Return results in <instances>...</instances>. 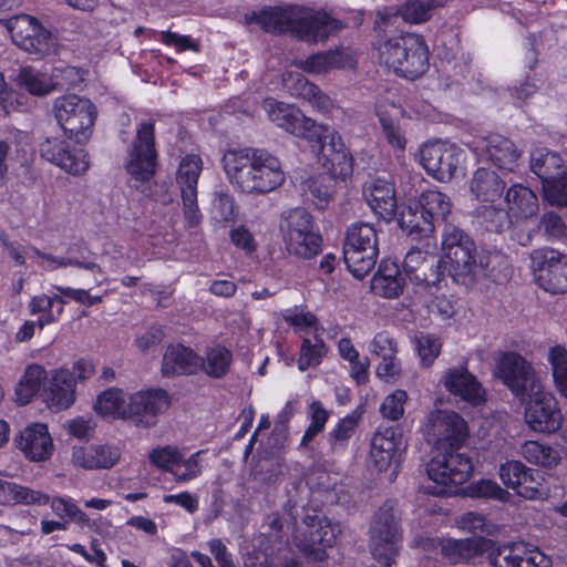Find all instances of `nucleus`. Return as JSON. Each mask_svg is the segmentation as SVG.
Masks as SVG:
<instances>
[{"mask_svg": "<svg viewBox=\"0 0 567 567\" xmlns=\"http://www.w3.org/2000/svg\"><path fill=\"white\" fill-rule=\"evenodd\" d=\"M221 161L229 183L243 194L264 195L285 181L279 159L266 150H228Z\"/></svg>", "mask_w": 567, "mask_h": 567, "instance_id": "1", "label": "nucleus"}, {"mask_svg": "<svg viewBox=\"0 0 567 567\" xmlns=\"http://www.w3.org/2000/svg\"><path fill=\"white\" fill-rule=\"evenodd\" d=\"M267 32H290L297 39L317 43L338 33L343 24L323 11L302 7L269 8L247 17Z\"/></svg>", "mask_w": 567, "mask_h": 567, "instance_id": "2", "label": "nucleus"}, {"mask_svg": "<svg viewBox=\"0 0 567 567\" xmlns=\"http://www.w3.org/2000/svg\"><path fill=\"white\" fill-rule=\"evenodd\" d=\"M442 251L449 274L455 281L466 285L478 276L488 275V261L478 255L474 240L453 224H444Z\"/></svg>", "mask_w": 567, "mask_h": 567, "instance_id": "3", "label": "nucleus"}, {"mask_svg": "<svg viewBox=\"0 0 567 567\" xmlns=\"http://www.w3.org/2000/svg\"><path fill=\"white\" fill-rule=\"evenodd\" d=\"M380 61L394 73L414 80L425 73L429 66V50L422 35L403 33L390 38L379 48Z\"/></svg>", "mask_w": 567, "mask_h": 567, "instance_id": "4", "label": "nucleus"}, {"mask_svg": "<svg viewBox=\"0 0 567 567\" xmlns=\"http://www.w3.org/2000/svg\"><path fill=\"white\" fill-rule=\"evenodd\" d=\"M280 231L290 255L310 259L321 251V235L315 227L312 216L305 208L297 207L285 212Z\"/></svg>", "mask_w": 567, "mask_h": 567, "instance_id": "5", "label": "nucleus"}, {"mask_svg": "<svg viewBox=\"0 0 567 567\" xmlns=\"http://www.w3.org/2000/svg\"><path fill=\"white\" fill-rule=\"evenodd\" d=\"M379 255L377 230L371 224H352L346 234L343 258L355 278H363L375 266Z\"/></svg>", "mask_w": 567, "mask_h": 567, "instance_id": "6", "label": "nucleus"}, {"mask_svg": "<svg viewBox=\"0 0 567 567\" xmlns=\"http://www.w3.org/2000/svg\"><path fill=\"white\" fill-rule=\"evenodd\" d=\"M53 114L69 138L78 143L89 141L96 120V107L90 100L75 94L56 97Z\"/></svg>", "mask_w": 567, "mask_h": 567, "instance_id": "7", "label": "nucleus"}, {"mask_svg": "<svg viewBox=\"0 0 567 567\" xmlns=\"http://www.w3.org/2000/svg\"><path fill=\"white\" fill-rule=\"evenodd\" d=\"M369 546L378 561H394L402 542V530L398 511L391 502H385L372 517L369 528Z\"/></svg>", "mask_w": 567, "mask_h": 567, "instance_id": "8", "label": "nucleus"}, {"mask_svg": "<svg viewBox=\"0 0 567 567\" xmlns=\"http://www.w3.org/2000/svg\"><path fill=\"white\" fill-rule=\"evenodd\" d=\"M156 165L154 124L145 122L137 130L136 137L128 148L125 169L136 183L144 184L155 175Z\"/></svg>", "mask_w": 567, "mask_h": 567, "instance_id": "9", "label": "nucleus"}, {"mask_svg": "<svg viewBox=\"0 0 567 567\" xmlns=\"http://www.w3.org/2000/svg\"><path fill=\"white\" fill-rule=\"evenodd\" d=\"M535 282L545 291L567 293V255L551 248L536 249L530 254Z\"/></svg>", "mask_w": 567, "mask_h": 567, "instance_id": "10", "label": "nucleus"}, {"mask_svg": "<svg viewBox=\"0 0 567 567\" xmlns=\"http://www.w3.org/2000/svg\"><path fill=\"white\" fill-rule=\"evenodd\" d=\"M496 375L516 398L522 400L542 385L533 364L514 351L499 355L496 362Z\"/></svg>", "mask_w": 567, "mask_h": 567, "instance_id": "11", "label": "nucleus"}, {"mask_svg": "<svg viewBox=\"0 0 567 567\" xmlns=\"http://www.w3.org/2000/svg\"><path fill=\"white\" fill-rule=\"evenodd\" d=\"M460 450L461 447L436 450L437 454L426 465L429 478L444 486L466 482L473 472V463L471 457Z\"/></svg>", "mask_w": 567, "mask_h": 567, "instance_id": "12", "label": "nucleus"}, {"mask_svg": "<svg viewBox=\"0 0 567 567\" xmlns=\"http://www.w3.org/2000/svg\"><path fill=\"white\" fill-rule=\"evenodd\" d=\"M467 435V424L456 412L435 410L429 414L426 437L436 450L462 447Z\"/></svg>", "mask_w": 567, "mask_h": 567, "instance_id": "13", "label": "nucleus"}, {"mask_svg": "<svg viewBox=\"0 0 567 567\" xmlns=\"http://www.w3.org/2000/svg\"><path fill=\"white\" fill-rule=\"evenodd\" d=\"M525 421L535 432L554 433L563 423V414L556 396L544 389H535L526 395Z\"/></svg>", "mask_w": 567, "mask_h": 567, "instance_id": "14", "label": "nucleus"}, {"mask_svg": "<svg viewBox=\"0 0 567 567\" xmlns=\"http://www.w3.org/2000/svg\"><path fill=\"white\" fill-rule=\"evenodd\" d=\"M203 162L197 155H187L178 166L176 182L181 188L184 217L188 227H196L202 220L197 205V183Z\"/></svg>", "mask_w": 567, "mask_h": 567, "instance_id": "15", "label": "nucleus"}, {"mask_svg": "<svg viewBox=\"0 0 567 567\" xmlns=\"http://www.w3.org/2000/svg\"><path fill=\"white\" fill-rule=\"evenodd\" d=\"M8 31L12 41L29 53L48 54L52 49L51 32L34 18L23 14L8 21Z\"/></svg>", "mask_w": 567, "mask_h": 567, "instance_id": "16", "label": "nucleus"}, {"mask_svg": "<svg viewBox=\"0 0 567 567\" xmlns=\"http://www.w3.org/2000/svg\"><path fill=\"white\" fill-rule=\"evenodd\" d=\"M264 109L269 120L286 132L302 138L318 137L316 123L293 105L266 99Z\"/></svg>", "mask_w": 567, "mask_h": 567, "instance_id": "17", "label": "nucleus"}, {"mask_svg": "<svg viewBox=\"0 0 567 567\" xmlns=\"http://www.w3.org/2000/svg\"><path fill=\"white\" fill-rule=\"evenodd\" d=\"M421 164L440 182H449L461 164L463 152L450 144H425L420 151Z\"/></svg>", "mask_w": 567, "mask_h": 567, "instance_id": "18", "label": "nucleus"}, {"mask_svg": "<svg viewBox=\"0 0 567 567\" xmlns=\"http://www.w3.org/2000/svg\"><path fill=\"white\" fill-rule=\"evenodd\" d=\"M340 529L330 522L316 528H296L293 543L306 560L323 563L328 558L327 549L334 544Z\"/></svg>", "mask_w": 567, "mask_h": 567, "instance_id": "19", "label": "nucleus"}, {"mask_svg": "<svg viewBox=\"0 0 567 567\" xmlns=\"http://www.w3.org/2000/svg\"><path fill=\"white\" fill-rule=\"evenodd\" d=\"M168 405L166 391L161 389L140 391L128 396L126 416L135 424L148 427L155 424L157 415Z\"/></svg>", "mask_w": 567, "mask_h": 567, "instance_id": "20", "label": "nucleus"}, {"mask_svg": "<svg viewBox=\"0 0 567 567\" xmlns=\"http://www.w3.org/2000/svg\"><path fill=\"white\" fill-rule=\"evenodd\" d=\"M431 546L440 547L442 555L452 564L470 563L492 549L494 542L485 536L465 539H430Z\"/></svg>", "mask_w": 567, "mask_h": 567, "instance_id": "21", "label": "nucleus"}, {"mask_svg": "<svg viewBox=\"0 0 567 567\" xmlns=\"http://www.w3.org/2000/svg\"><path fill=\"white\" fill-rule=\"evenodd\" d=\"M40 153L43 158L73 175L86 172L90 165L84 150L71 151L69 144L58 137H48L41 143Z\"/></svg>", "mask_w": 567, "mask_h": 567, "instance_id": "22", "label": "nucleus"}, {"mask_svg": "<svg viewBox=\"0 0 567 567\" xmlns=\"http://www.w3.org/2000/svg\"><path fill=\"white\" fill-rule=\"evenodd\" d=\"M16 446L32 462L50 458L53 452V441L43 423L28 425L14 439Z\"/></svg>", "mask_w": 567, "mask_h": 567, "instance_id": "23", "label": "nucleus"}, {"mask_svg": "<svg viewBox=\"0 0 567 567\" xmlns=\"http://www.w3.org/2000/svg\"><path fill=\"white\" fill-rule=\"evenodd\" d=\"M441 382L449 392L472 405H478L485 400V392L481 383L464 365L446 370Z\"/></svg>", "mask_w": 567, "mask_h": 567, "instance_id": "24", "label": "nucleus"}, {"mask_svg": "<svg viewBox=\"0 0 567 567\" xmlns=\"http://www.w3.org/2000/svg\"><path fill=\"white\" fill-rule=\"evenodd\" d=\"M121 460V450L111 444H93L87 447L74 446L72 464L75 467L94 471L110 470Z\"/></svg>", "mask_w": 567, "mask_h": 567, "instance_id": "25", "label": "nucleus"}, {"mask_svg": "<svg viewBox=\"0 0 567 567\" xmlns=\"http://www.w3.org/2000/svg\"><path fill=\"white\" fill-rule=\"evenodd\" d=\"M293 64L306 73L320 75L332 70L353 69L355 60L348 49H336L311 54L307 59L296 60Z\"/></svg>", "mask_w": 567, "mask_h": 567, "instance_id": "26", "label": "nucleus"}, {"mask_svg": "<svg viewBox=\"0 0 567 567\" xmlns=\"http://www.w3.org/2000/svg\"><path fill=\"white\" fill-rule=\"evenodd\" d=\"M363 196L374 214L390 223L396 213V197L393 184L383 178H373L363 186Z\"/></svg>", "mask_w": 567, "mask_h": 567, "instance_id": "27", "label": "nucleus"}, {"mask_svg": "<svg viewBox=\"0 0 567 567\" xmlns=\"http://www.w3.org/2000/svg\"><path fill=\"white\" fill-rule=\"evenodd\" d=\"M370 351L382 360L377 368L379 378L390 380L401 374V364L396 358L398 342L388 332L382 331L374 336Z\"/></svg>", "mask_w": 567, "mask_h": 567, "instance_id": "28", "label": "nucleus"}, {"mask_svg": "<svg viewBox=\"0 0 567 567\" xmlns=\"http://www.w3.org/2000/svg\"><path fill=\"white\" fill-rule=\"evenodd\" d=\"M75 381L68 369L54 370L44 388V399L50 408L68 409L74 402Z\"/></svg>", "mask_w": 567, "mask_h": 567, "instance_id": "29", "label": "nucleus"}, {"mask_svg": "<svg viewBox=\"0 0 567 567\" xmlns=\"http://www.w3.org/2000/svg\"><path fill=\"white\" fill-rule=\"evenodd\" d=\"M200 364V357L183 344H169L163 355L162 373L166 377L193 374Z\"/></svg>", "mask_w": 567, "mask_h": 567, "instance_id": "30", "label": "nucleus"}, {"mask_svg": "<svg viewBox=\"0 0 567 567\" xmlns=\"http://www.w3.org/2000/svg\"><path fill=\"white\" fill-rule=\"evenodd\" d=\"M484 152L497 167L513 171L520 156L514 143L499 134H491L484 138Z\"/></svg>", "mask_w": 567, "mask_h": 567, "instance_id": "31", "label": "nucleus"}, {"mask_svg": "<svg viewBox=\"0 0 567 567\" xmlns=\"http://www.w3.org/2000/svg\"><path fill=\"white\" fill-rule=\"evenodd\" d=\"M415 202H410L400 213L399 225L408 236L414 239L429 237L434 233L436 225Z\"/></svg>", "mask_w": 567, "mask_h": 567, "instance_id": "32", "label": "nucleus"}, {"mask_svg": "<svg viewBox=\"0 0 567 567\" xmlns=\"http://www.w3.org/2000/svg\"><path fill=\"white\" fill-rule=\"evenodd\" d=\"M404 287V278L395 262L382 261L371 281L372 291L385 298H395Z\"/></svg>", "mask_w": 567, "mask_h": 567, "instance_id": "33", "label": "nucleus"}, {"mask_svg": "<svg viewBox=\"0 0 567 567\" xmlns=\"http://www.w3.org/2000/svg\"><path fill=\"white\" fill-rule=\"evenodd\" d=\"M505 183L491 169L478 168L471 181V192L482 202H494L499 198Z\"/></svg>", "mask_w": 567, "mask_h": 567, "instance_id": "34", "label": "nucleus"}, {"mask_svg": "<svg viewBox=\"0 0 567 567\" xmlns=\"http://www.w3.org/2000/svg\"><path fill=\"white\" fill-rule=\"evenodd\" d=\"M415 203L435 225L445 223L452 209L450 198L437 189L423 190Z\"/></svg>", "mask_w": 567, "mask_h": 567, "instance_id": "35", "label": "nucleus"}, {"mask_svg": "<svg viewBox=\"0 0 567 567\" xmlns=\"http://www.w3.org/2000/svg\"><path fill=\"white\" fill-rule=\"evenodd\" d=\"M508 209L523 218L532 217L538 210L535 193L520 184L511 186L505 196Z\"/></svg>", "mask_w": 567, "mask_h": 567, "instance_id": "36", "label": "nucleus"}, {"mask_svg": "<svg viewBox=\"0 0 567 567\" xmlns=\"http://www.w3.org/2000/svg\"><path fill=\"white\" fill-rule=\"evenodd\" d=\"M127 403L128 398H126V394L121 389L110 388L97 396L94 410L102 416L113 415L127 419Z\"/></svg>", "mask_w": 567, "mask_h": 567, "instance_id": "37", "label": "nucleus"}, {"mask_svg": "<svg viewBox=\"0 0 567 567\" xmlns=\"http://www.w3.org/2000/svg\"><path fill=\"white\" fill-rule=\"evenodd\" d=\"M16 84L35 96H44L52 92L50 76L32 66H23L19 70Z\"/></svg>", "mask_w": 567, "mask_h": 567, "instance_id": "38", "label": "nucleus"}, {"mask_svg": "<svg viewBox=\"0 0 567 567\" xmlns=\"http://www.w3.org/2000/svg\"><path fill=\"white\" fill-rule=\"evenodd\" d=\"M547 361L550 365L553 382L557 392L567 399V349L556 344L548 349Z\"/></svg>", "mask_w": 567, "mask_h": 567, "instance_id": "39", "label": "nucleus"}, {"mask_svg": "<svg viewBox=\"0 0 567 567\" xmlns=\"http://www.w3.org/2000/svg\"><path fill=\"white\" fill-rule=\"evenodd\" d=\"M547 361L550 365L553 382L557 392L567 399V349L556 344L548 349Z\"/></svg>", "mask_w": 567, "mask_h": 567, "instance_id": "40", "label": "nucleus"}, {"mask_svg": "<svg viewBox=\"0 0 567 567\" xmlns=\"http://www.w3.org/2000/svg\"><path fill=\"white\" fill-rule=\"evenodd\" d=\"M231 361V352L217 346L206 350L205 358H200L199 368L212 378H221L229 371Z\"/></svg>", "mask_w": 567, "mask_h": 567, "instance_id": "41", "label": "nucleus"}, {"mask_svg": "<svg viewBox=\"0 0 567 567\" xmlns=\"http://www.w3.org/2000/svg\"><path fill=\"white\" fill-rule=\"evenodd\" d=\"M45 379L47 372L43 367L39 364H30L25 369L16 391L19 404H28L40 391V386Z\"/></svg>", "mask_w": 567, "mask_h": 567, "instance_id": "42", "label": "nucleus"}, {"mask_svg": "<svg viewBox=\"0 0 567 567\" xmlns=\"http://www.w3.org/2000/svg\"><path fill=\"white\" fill-rule=\"evenodd\" d=\"M561 165V157L547 150H536L530 155V168L543 184L553 178Z\"/></svg>", "mask_w": 567, "mask_h": 567, "instance_id": "43", "label": "nucleus"}, {"mask_svg": "<svg viewBox=\"0 0 567 567\" xmlns=\"http://www.w3.org/2000/svg\"><path fill=\"white\" fill-rule=\"evenodd\" d=\"M520 453L527 462L544 467H553L560 460L556 450L536 441L525 442L520 447Z\"/></svg>", "mask_w": 567, "mask_h": 567, "instance_id": "44", "label": "nucleus"}, {"mask_svg": "<svg viewBox=\"0 0 567 567\" xmlns=\"http://www.w3.org/2000/svg\"><path fill=\"white\" fill-rule=\"evenodd\" d=\"M327 182L330 183L331 178L318 176L308 178L302 185L303 196L320 209L328 205L332 196L331 187Z\"/></svg>", "mask_w": 567, "mask_h": 567, "instance_id": "45", "label": "nucleus"}, {"mask_svg": "<svg viewBox=\"0 0 567 567\" xmlns=\"http://www.w3.org/2000/svg\"><path fill=\"white\" fill-rule=\"evenodd\" d=\"M434 257L420 249H411L403 261V268L411 280L424 282L427 280L425 270L434 266Z\"/></svg>", "mask_w": 567, "mask_h": 567, "instance_id": "46", "label": "nucleus"}, {"mask_svg": "<svg viewBox=\"0 0 567 567\" xmlns=\"http://www.w3.org/2000/svg\"><path fill=\"white\" fill-rule=\"evenodd\" d=\"M282 475L284 466L279 460L274 457H261L257 460L251 470V478L261 485L274 484Z\"/></svg>", "mask_w": 567, "mask_h": 567, "instance_id": "47", "label": "nucleus"}, {"mask_svg": "<svg viewBox=\"0 0 567 567\" xmlns=\"http://www.w3.org/2000/svg\"><path fill=\"white\" fill-rule=\"evenodd\" d=\"M440 4L439 0H408L402 4L400 13L406 22L422 23L431 18Z\"/></svg>", "mask_w": 567, "mask_h": 567, "instance_id": "48", "label": "nucleus"}, {"mask_svg": "<svg viewBox=\"0 0 567 567\" xmlns=\"http://www.w3.org/2000/svg\"><path fill=\"white\" fill-rule=\"evenodd\" d=\"M493 567H517L520 554H524V543H509L487 551Z\"/></svg>", "mask_w": 567, "mask_h": 567, "instance_id": "49", "label": "nucleus"}, {"mask_svg": "<svg viewBox=\"0 0 567 567\" xmlns=\"http://www.w3.org/2000/svg\"><path fill=\"white\" fill-rule=\"evenodd\" d=\"M414 343L422 365L426 368L433 364L435 359L440 355L443 346L440 337L425 332L415 334Z\"/></svg>", "mask_w": 567, "mask_h": 567, "instance_id": "50", "label": "nucleus"}, {"mask_svg": "<svg viewBox=\"0 0 567 567\" xmlns=\"http://www.w3.org/2000/svg\"><path fill=\"white\" fill-rule=\"evenodd\" d=\"M522 481H516V493L525 498L542 497L546 494L544 477L540 471L528 468Z\"/></svg>", "mask_w": 567, "mask_h": 567, "instance_id": "51", "label": "nucleus"}, {"mask_svg": "<svg viewBox=\"0 0 567 567\" xmlns=\"http://www.w3.org/2000/svg\"><path fill=\"white\" fill-rule=\"evenodd\" d=\"M478 216L482 219L481 223L489 231L502 233L512 225L509 213L495 206H483Z\"/></svg>", "mask_w": 567, "mask_h": 567, "instance_id": "52", "label": "nucleus"}, {"mask_svg": "<svg viewBox=\"0 0 567 567\" xmlns=\"http://www.w3.org/2000/svg\"><path fill=\"white\" fill-rule=\"evenodd\" d=\"M236 215V205L234 197L223 190L213 194L212 216L218 223H228Z\"/></svg>", "mask_w": 567, "mask_h": 567, "instance_id": "53", "label": "nucleus"}, {"mask_svg": "<svg viewBox=\"0 0 567 567\" xmlns=\"http://www.w3.org/2000/svg\"><path fill=\"white\" fill-rule=\"evenodd\" d=\"M544 198L553 206H567V173L543 184Z\"/></svg>", "mask_w": 567, "mask_h": 567, "instance_id": "54", "label": "nucleus"}, {"mask_svg": "<svg viewBox=\"0 0 567 567\" xmlns=\"http://www.w3.org/2000/svg\"><path fill=\"white\" fill-rule=\"evenodd\" d=\"M326 354V346L322 340L316 338L312 343L310 339L302 341L298 367L301 371L318 365Z\"/></svg>", "mask_w": 567, "mask_h": 567, "instance_id": "55", "label": "nucleus"}, {"mask_svg": "<svg viewBox=\"0 0 567 567\" xmlns=\"http://www.w3.org/2000/svg\"><path fill=\"white\" fill-rule=\"evenodd\" d=\"M148 458L153 465L174 475L181 464V452L173 446L159 447L153 450Z\"/></svg>", "mask_w": 567, "mask_h": 567, "instance_id": "56", "label": "nucleus"}, {"mask_svg": "<svg viewBox=\"0 0 567 567\" xmlns=\"http://www.w3.org/2000/svg\"><path fill=\"white\" fill-rule=\"evenodd\" d=\"M359 424V417L351 414L339 421L337 426L329 433L328 440L331 450L334 452L343 445L354 433Z\"/></svg>", "mask_w": 567, "mask_h": 567, "instance_id": "57", "label": "nucleus"}, {"mask_svg": "<svg viewBox=\"0 0 567 567\" xmlns=\"http://www.w3.org/2000/svg\"><path fill=\"white\" fill-rule=\"evenodd\" d=\"M458 524L462 529L477 536L493 535L496 532V526L480 513L470 512L462 515Z\"/></svg>", "mask_w": 567, "mask_h": 567, "instance_id": "58", "label": "nucleus"}, {"mask_svg": "<svg viewBox=\"0 0 567 567\" xmlns=\"http://www.w3.org/2000/svg\"><path fill=\"white\" fill-rule=\"evenodd\" d=\"M537 229L547 239H561L567 235V225L555 212L544 213L538 221Z\"/></svg>", "mask_w": 567, "mask_h": 567, "instance_id": "59", "label": "nucleus"}, {"mask_svg": "<svg viewBox=\"0 0 567 567\" xmlns=\"http://www.w3.org/2000/svg\"><path fill=\"white\" fill-rule=\"evenodd\" d=\"M406 400L408 394L403 390H395L393 393L385 396L380 406L382 416L391 421H398L404 413Z\"/></svg>", "mask_w": 567, "mask_h": 567, "instance_id": "60", "label": "nucleus"}, {"mask_svg": "<svg viewBox=\"0 0 567 567\" xmlns=\"http://www.w3.org/2000/svg\"><path fill=\"white\" fill-rule=\"evenodd\" d=\"M470 494L477 498H491L506 502L509 493L491 480H482L470 486Z\"/></svg>", "mask_w": 567, "mask_h": 567, "instance_id": "61", "label": "nucleus"}, {"mask_svg": "<svg viewBox=\"0 0 567 567\" xmlns=\"http://www.w3.org/2000/svg\"><path fill=\"white\" fill-rule=\"evenodd\" d=\"M50 80L53 84V92L69 90L70 87L75 86L82 80V78L76 68L63 66L54 68L52 74L50 75Z\"/></svg>", "mask_w": 567, "mask_h": 567, "instance_id": "62", "label": "nucleus"}, {"mask_svg": "<svg viewBox=\"0 0 567 567\" xmlns=\"http://www.w3.org/2000/svg\"><path fill=\"white\" fill-rule=\"evenodd\" d=\"M327 164L330 165L334 176L346 178L353 172V158L347 148L334 153H327Z\"/></svg>", "mask_w": 567, "mask_h": 567, "instance_id": "63", "label": "nucleus"}, {"mask_svg": "<svg viewBox=\"0 0 567 567\" xmlns=\"http://www.w3.org/2000/svg\"><path fill=\"white\" fill-rule=\"evenodd\" d=\"M394 453L395 450H392V444L390 445L389 442L382 441L381 439L372 440L370 455L373 464L380 472L388 470Z\"/></svg>", "mask_w": 567, "mask_h": 567, "instance_id": "64", "label": "nucleus"}]
</instances>
